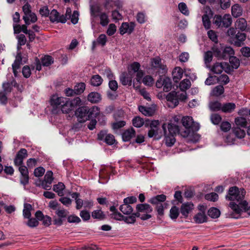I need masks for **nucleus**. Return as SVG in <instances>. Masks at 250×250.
I'll return each instance as SVG.
<instances>
[{
  "instance_id": "53",
  "label": "nucleus",
  "mask_w": 250,
  "mask_h": 250,
  "mask_svg": "<svg viewBox=\"0 0 250 250\" xmlns=\"http://www.w3.org/2000/svg\"><path fill=\"white\" fill-rule=\"evenodd\" d=\"M55 213L59 218H65L69 213L67 210L63 208H58L56 209Z\"/></svg>"
},
{
  "instance_id": "51",
  "label": "nucleus",
  "mask_w": 250,
  "mask_h": 250,
  "mask_svg": "<svg viewBox=\"0 0 250 250\" xmlns=\"http://www.w3.org/2000/svg\"><path fill=\"white\" fill-rule=\"evenodd\" d=\"M137 215L135 213H132L129 216H124L123 220L127 224H134L136 221Z\"/></svg>"
},
{
  "instance_id": "23",
  "label": "nucleus",
  "mask_w": 250,
  "mask_h": 250,
  "mask_svg": "<svg viewBox=\"0 0 250 250\" xmlns=\"http://www.w3.org/2000/svg\"><path fill=\"white\" fill-rule=\"evenodd\" d=\"M62 106L61 107V110L63 113H68L71 110H73V107L71 105L70 101L67 98H65V100H64Z\"/></svg>"
},
{
  "instance_id": "33",
  "label": "nucleus",
  "mask_w": 250,
  "mask_h": 250,
  "mask_svg": "<svg viewBox=\"0 0 250 250\" xmlns=\"http://www.w3.org/2000/svg\"><path fill=\"white\" fill-rule=\"evenodd\" d=\"M120 210L125 214H129L132 211V207L127 203H124L120 207Z\"/></svg>"
},
{
  "instance_id": "20",
  "label": "nucleus",
  "mask_w": 250,
  "mask_h": 250,
  "mask_svg": "<svg viewBox=\"0 0 250 250\" xmlns=\"http://www.w3.org/2000/svg\"><path fill=\"white\" fill-rule=\"evenodd\" d=\"M181 135L184 137H188V140L193 143L197 142L200 139V136L197 134L193 133L192 135H190L188 129L181 132Z\"/></svg>"
},
{
  "instance_id": "62",
  "label": "nucleus",
  "mask_w": 250,
  "mask_h": 250,
  "mask_svg": "<svg viewBox=\"0 0 250 250\" xmlns=\"http://www.w3.org/2000/svg\"><path fill=\"white\" fill-rule=\"evenodd\" d=\"M132 124L134 126L140 127L144 125V121L141 118L137 117L132 120Z\"/></svg>"
},
{
  "instance_id": "7",
  "label": "nucleus",
  "mask_w": 250,
  "mask_h": 250,
  "mask_svg": "<svg viewBox=\"0 0 250 250\" xmlns=\"http://www.w3.org/2000/svg\"><path fill=\"white\" fill-rule=\"evenodd\" d=\"M230 70L228 63L225 62H216L211 68V71L217 74H221L223 71L229 73Z\"/></svg>"
},
{
  "instance_id": "60",
  "label": "nucleus",
  "mask_w": 250,
  "mask_h": 250,
  "mask_svg": "<svg viewBox=\"0 0 250 250\" xmlns=\"http://www.w3.org/2000/svg\"><path fill=\"white\" fill-rule=\"evenodd\" d=\"M178 8L179 10L185 15H188L189 11L188 9V7L186 3L184 2H181L178 5Z\"/></svg>"
},
{
  "instance_id": "42",
  "label": "nucleus",
  "mask_w": 250,
  "mask_h": 250,
  "mask_svg": "<svg viewBox=\"0 0 250 250\" xmlns=\"http://www.w3.org/2000/svg\"><path fill=\"white\" fill-rule=\"evenodd\" d=\"M101 11L100 7L97 4H93L90 6L91 15L96 17L98 16V14Z\"/></svg>"
},
{
  "instance_id": "46",
  "label": "nucleus",
  "mask_w": 250,
  "mask_h": 250,
  "mask_svg": "<svg viewBox=\"0 0 250 250\" xmlns=\"http://www.w3.org/2000/svg\"><path fill=\"white\" fill-rule=\"evenodd\" d=\"M229 63L232 68L237 69L240 65V61L236 57L232 56L229 58Z\"/></svg>"
},
{
  "instance_id": "15",
  "label": "nucleus",
  "mask_w": 250,
  "mask_h": 250,
  "mask_svg": "<svg viewBox=\"0 0 250 250\" xmlns=\"http://www.w3.org/2000/svg\"><path fill=\"white\" fill-rule=\"evenodd\" d=\"M166 98L167 102H169L168 104L169 106L174 107L179 104V101L177 99V93L174 91L169 93L167 95Z\"/></svg>"
},
{
  "instance_id": "38",
  "label": "nucleus",
  "mask_w": 250,
  "mask_h": 250,
  "mask_svg": "<svg viewBox=\"0 0 250 250\" xmlns=\"http://www.w3.org/2000/svg\"><path fill=\"white\" fill-rule=\"evenodd\" d=\"M194 219L197 223H203L206 221V216L204 212H199L195 215Z\"/></svg>"
},
{
  "instance_id": "58",
  "label": "nucleus",
  "mask_w": 250,
  "mask_h": 250,
  "mask_svg": "<svg viewBox=\"0 0 250 250\" xmlns=\"http://www.w3.org/2000/svg\"><path fill=\"white\" fill-rule=\"evenodd\" d=\"M165 82L163 85V90L166 92H167L171 89V83L170 80L168 78H164Z\"/></svg>"
},
{
  "instance_id": "27",
  "label": "nucleus",
  "mask_w": 250,
  "mask_h": 250,
  "mask_svg": "<svg viewBox=\"0 0 250 250\" xmlns=\"http://www.w3.org/2000/svg\"><path fill=\"white\" fill-rule=\"evenodd\" d=\"M231 13L234 17H238L242 15V9L238 4H235L231 7Z\"/></svg>"
},
{
  "instance_id": "4",
  "label": "nucleus",
  "mask_w": 250,
  "mask_h": 250,
  "mask_svg": "<svg viewBox=\"0 0 250 250\" xmlns=\"http://www.w3.org/2000/svg\"><path fill=\"white\" fill-rule=\"evenodd\" d=\"M164 134L163 125L161 127L158 120L152 121L150 124V129L148 132L149 138L154 137L156 139H160Z\"/></svg>"
},
{
  "instance_id": "9",
  "label": "nucleus",
  "mask_w": 250,
  "mask_h": 250,
  "mask_svg": "<svg viewBox=\"0 0 250 250\" xmlns=\"http://www.w3.org/2000/svg\"><path fill=\"white\" fill-rule=\"evenodd\" d=\"M98 139L100 140L104 139L105 142L109 145H112L115 142L114 136L111 134H107L106 130H102L98 134Z\"/></svg>"
},
{
  "instance_id": "14",
  "label": "nucleus",
  "mask_w": 250,
  "mask_h": 250,
  "mask_svg": "<svg viewBox=\"0 0 250 250\" xmlns=\"http://www.w3.org/2000/svg\"><path fill=\"white\" fill-rule=\"evenodd\" d=\"M64 100H65V97H59L57 95H53L50 99V104L53 107L61 108Z\"/></svg>"
},
{
  "instance_id": "22",
  "label": "nucleus",
  "mask_w": 250,
  "mask_h": 250,
  "mask_svg": "<svg viewBox=\"0 0 250 250\" xmlns=\"http://www.w3.org/2000/svg\"><path fill=\"white\" fill-rule=\"evenodd\" d=\"M151 66L158 70H164L166 67L165 65L162 64L161 60L159 58H155L151 60Z\"/></svg>"
},
{
  "instance_id": "40",
  "label": "nucleus",
  "mask_w": 250,
  "mask_h": 250,
  "mask_svg": "<svg viewBox=\"0 0 250 250\" xmlns=\"http://www.w3.org/2000/svg\"><path fill=\"white\" fill-rule=\"evenodd\" d=\"M236 40L235 43L240 45V42L244 41L246 39V35L244 33L241 32H237L234 38Z\"/></svg>"
},
{
  "instance_id": "11",
  "label": "nucleus",
  "mask_w": 250,
  "mask_h": 250,
  "mask_svg": "<svg viewBox=\"0 0 250 250\" xmlns=\"http://www.w3.org/2000/svg\"><path fill=\"white\" fill-rule=\"evenodd\" d=\"M212 16L213 13L211 10L209 8H206L202 16L203 23L206 29H208L210 27L211 22L210 19Z\"/></svg>"
},
{
  "instance_id": "25",
  "label": "nucleus",
  "mask_w": 250,
  "mask_h": 250,
  "mask_svg": "<svg viewBox=\"0 0 250 250\" xmlns=\"http://www.w3.org/2000/svg\"><path fill=\"white\" fill-rule=\"evenodd\" d=\"M235 123L237 127H246L249 125V123L246 119L242 117L236 118Z\"/></svg>"
},
{
  "instance_id": "26",
  "label": "nucleus",
  "mask_w": 250,
  "mask_h": 250,
  "mask_svg": "<svg viewBox=\"0 0 250 250\" xmlns=\"http://www.w3.org/2000/svg\"><path fill=\"white\" fill-rule=\"evenodd\" d=\"M101 99V95L97 92H91L87 96V100L92 103H98Z\"/></svg>"
},
{
  "instance_id": "50",
  "label": "nucleus",
  "mask_w": 250,
  "mask_h": 250,
  "mask_svg": "<svg viewBox=\"0 0 250 250\" xmlns=\"http://www.w3.org/2000/svg\"><path fill=\"white\" fill-rule=\"evenodd\" d=\"M85 88V84L83 83H81L76 84L74 87L76 94H80L83 93Z\"/></svg>"
},
{
  "instance_id": "16",
  "label": "nucleus",
  "mask_w": 250,
  "mask_h": 250,
  "mask_svg": "<svg viewBox=\"0 0 250 250\" xmlns=\"http://www.w3.org/2000/svg\"><path fill=\"white\" fill-rule=\"evenodd\" d=\"M134 27L135 23L134 22H123L120 28V32L122 35L125 33L130 34L134 30Z\"/></svg>"
},
{
  "instance_id": "37",
  "label": "nucleus",
  "mask_w": 250,
  "mask_h": 250,
  "mask_svg": "<svg viewBox=\"0 0 250 250\" xmlns=\"http://www.w3.org/2000/svg\"><path fill=\"white\" fill-rule=\"evenodd\" d=\"M103 82V79L99 75L93 76L91 79V84L95 86L100 85Z\"/></svg>"
},
{
  "instance_id": "18",
  "label": "nucleus",
  "mask_w": 250,
  "mask_h": 250,
  "mask_svg": "<svg viewBox=\"0 0 250 250\" xmlns=\"http://www.w3.org/2000/svg\"><path fill=\"white\" fill-rule=\"evenodd\" d=\"M193 208V204L191 202L184 203L181 207V212L185 217H187L188 214Z\"/></svg>"
},
{
  "instance_id": "54",
  "label": "nucleus",
  "mask_w": 250,
  "mask_h": 250,
  "mask_svg": "<svg viewBox=\"0 0 250 250\" xmlns=\"http://www.w3.org/2000/svg\"><path fill=\"white\" fill-rule=\"evenodd\" d=\"M21 56L20 54H18L16 57V59L12 64V68H15L17 69H19L21 65Z\"/></svg>"
},
{
  "instance_id": "29",
  "label": "nucleus",
  "mask_w": 250,
  "mask_h": 250,
  "mask_svg": "<svg viewBox=\"0 0 250 250\" xmlns=\"http://www.w3.org/2000/svg\"><path fill=\"white\" fill-rule=\"evenodd\" d=\"M168 128V133L170 134V135H175L177 133H180L183 132L182 131H180L178 126L174 124H169L167 125Z\"/></svg>"
},
{
  "instance_id": "34",
  "label": "nucleus",
  "mask_w": 250,
  "mask_h": 250,
  "mask_svg": "<svg viewBox=\"0 0 250 250\" xmlns=\"http://www.w3.org/2000/svg\"><path fill=\"white\" fill-rule=\"evenodd\" d=\"M65 188V186L62 183H59L53 187V190L57 192L58 194L62 196L63 195V191Z\"/></svg>"
},
{
  "instance_id": "39",
  "label": "nucleus",
  "mask_w": 250,
  "mask_h": 250,
  "mask_svg": "<svg viewBox=\"0 0 250 250\" xmlns=\"http://www.w3.org/2000/svg\"><path fill=\"white\" fill-rule=\"evenodd\" d=\"M222 26L228 27L230 25L232 22V20L229 14L225 15L222 17Z\"/></svg>"
},
{
  "instance_id": "45",
  "label": "nucleus",
  "mask_w": 250,
  "mask_h": 250,
  "mask_svg": "<svg viewBox=\"0 0 250 250\" xmlns=\"http://www.w3.org/2000/svg\"><path fill=\"white\" fill-rule=\"evenodd\" d=\"M210 110L212 111H218L222 109V105L218 101L212 102L209 105Z\"/></svg>"
},
{
  "instance_id": "19",
  "label": "nucleus",
  "mask_w": 250,
  "mask_h": 250,
  "mask_svg": "<svg viewBox=\"0 0 250 250\" xmlns=\"http://www.w3.org/2000/svg\"><path fill=\"white\" fill-rule=\"evenodd\" d=\"M183 71L180 67H176L172 71V78L175 83H178L182 78Z\"/></svg>"
},
{
  "instance_id": "43",
  "label": "nucleus",
  "mask_w": 250,
  "mask_h": 250,
  "mask_svg": "<svg viewBox=\"0 0 250 250\" xmlns=\"http://www.w3.org/2000/svg\"><path fill=\"white\" fill-rule=\"evenodd\" d=\"M208 215L213 218H217L220 215V210L215 208H210L208 211Z\"/></svg>"
},
{
  "instance_id": "10",
  "label": "nucleus",
  "mask_w": 250,
  "mask_h": 250,
  "mask_svg": "<svg viewBox=\"0 0 250 250\" xmlns=\"http://www.w3.org/2000/svg\"><path fill=\"white\" fill-rule=\"evenodd\" d=\"M88 107L82 106L79 107L76 112V114L80 122H84L89 119Z\"/></svg>"
},
{
  "instance_id": "63",
  "label": "nucleus",
  "mask_w": 250,
  "mask_h": 250,
  "mask_svg": "<svg viewBox=\"0 0 250 250\" xmlns=\"http://www.w3.org/2000/svg\"><path fill=\"white\" fill-rule=\"evenodd\" d=\"M205 198L207 200L215 202L218 199V195L217 193L211 192L205 195Z\"/></svg>"
},
{
  "instance_id": "52",
  "label": "nucleus",
  "mask_w": 250,
  "mask_h": 250,
  "mask_svg": "<svg viewBox=\"0 0 250 250\" xmlns=\"http://www.w3.org/2000/svg\"><path fill=\"white\" fill-rule=\"evenodd\" d=\"M42 64L45 66H48L53 62V60L52 57L50 56H45L42 59Z\"/></svg>"
},
{
  "instance_id": "64",
  "label": "nucleus",
  "mask_w": 250,
  "mask_h": 250,
  "mask_svg": "<svg viewBox=\"0 0 250 250\" xmlns=\"http://www.w3.org/2000/svg\"><path fill=\"white\" fill-rule=\"evenodd\" d=\"M142 82L146 85L151 86L153 84L154 80L151 76L147 75L143 79Z\"/></svg>"
},
{
  "instance_id": "6",
  "label": "nucleus",
  "mask_w": 250,
  "mask_h": 250,
  "mask_svg": "<svg viewBox=\"0 0 250 250\" xmlns=\"http://www.w3.org/2000/svg\"><path fill=\"white\" fill-rule=\"evenodd\" d=\"M70 14H71V10L70 8H67L65 16L63 15L60 16L57 10L55 9L52 10L49 15L50 20L52 22L65 23L67 19L70 17Z\"/></svg>"
},
{
  "instance_id": "57",
  "label": "nucleus",
  "mask_w": 250,
  "mask_h": 250,
  "mask_svg": "<svg viewBox=\"0 0 250 250\" xmlns=\"http://www.w3.org/2000/svg\"><path fill=\"white\" fill-rule=\"evenodd\" d=\"M221 119V117L218 114H212L210 116L211 121L214 125L219 124L220 123Z\"/></svg>"
},
{
  "instance_id": "13",
  "label": "nucleus",
  "mask_w": 250,
  "mask_h": 250,
  "mask_svg": "<svg viewBox=\"0 0 250 250\" xmlns=\"http://www.w3.org/2000/svg\"><path fill=\"white\" fill-rule=\"evenodd\" d=\"M19 170L21 174V183L23 185H27L29 182L28 170L26 167L22 165L19 166Z\"/></svg>"
},
{
  "instance_id": "41",
  "label": "nucleus",
  "mask_w": 250,
  "mask_h": 250,
  "mask_svg": "<svg viewBox=\"0 0 250 250\" xmlns=\"http://www.w3.org/2000/svg\"><path fill=\"white\" fill-rule=\"evenodd\" d=\"M191 85V83L190 81L187 79H184L180 83L179 85V87L180 89L183 91H185L188 88L190 87Z\"/></svg>"
},
{
  "instance_id": "12",
  "label": "nucleus",
  "mask_w": 250,
  "mask_h": 250,
  "mask_svg": "<svg viewBox=\"0 0 250 250\" xmlns=\"http://www.w3.org/2000/svg\"><path fill=\"white\" fill-rule=\"evenodd\" d=\"M28 156L27 151L25 148L21 149L17 153L14 159V164L16 166H20L23 164V160Z\"/></svg>"
},
{
  "instance_id": "61",
  "label": "nucleus",
  "mask_w": 250,
  "mask_h": 250,
  "mask_svg": "<svg viewBox=\"0 0 250 250\" xmlns=\"http://www.w3.org/2000/svg\"><path fill=\"white\" fill-rule=\"evenodd\" d=\"M44 172L45 169L42 167H39L34 169V175L36 177H40L44 174Z\"/></svg>"
},
{
  "instance_id": "8",
  "label": "nucleus",
  "mask_w": 250,
  "mask_h": 250,
  "mask_svg": "<svg viewBox=\"0 0 250 250\" xmlns=\"http://www.w3.org/2000/svg\"><path fill=\"white\" fill-rule=\"evenodd\" d=\"M134 77L131 70H129V66L128 67V71L123 72L120 76V81L124 85L130 86L132 84V79Z\"/></svg>"
},
{
  "instance_id": "49",
  "label": "nucleus",
  "mask_w": 250,
  "mask_h": 250,
  "mask_svg": "<svg viewBox=\"0 0 250 250\" xmlns=\"http://www.w3.org/2000/svg\"><path fill=\"white\" fill-rule=\"evenodd\" d=\"M139 110L145 116H151L153 113V111L151 108L144 106H139Z\"/></svg>"
},
{
  "instance_id": "55",
  "label": "nucleus",
  "mask_w": 250,
  "mask_h": 250,
  "mask_svg": "<svg viewBox=\"0 0 250 250\" xmlns=\"http://www.w3.org/2000/svg\"><path fill=\"white\" fill-rule=\"evenodd\" d=\"M233 133L238 138H242L245 136V132L240 127H236L233 129Z\"/></svg>"
},
{
  "instance_id": "35",
  "label": "nucleus",
  "mask_w": 250,
  "mask_h": 250,
  "mask_svg": "<svg viewBox=\"0 0 250 250\" xmlns=\"http://www.w3.org/2000/svg\"><path fill=\"white\" fill-rule=\"evenodd\" d=\"M89 119L90 118L96 117L100 114V109L97 106H93L92 108L88 107Z\"/></svg>"
},
{
  "instance_id": "30",
  "label": "nucleus",
  "mask_w": 250,
  "mask_h": 250,
  "mask_svg": "<svg viewBox=\"0 0 250 250\" xmlns=\"http://www.w3.org/2000/svg\"><path fill=\"white\" fill-rule=\"evenodd\" d=\"M182 122L183 125L186 128V130L192 127L193 124L192 118L189 116L183 117L182 120Z\"/></svg>"
},
{
  "instance_id": "3",
  "label": "nucleus",
  "mask_w": 250,
  "mask_h": 250,
  "mask_svg": "<svg viewBox=\"0 0 250 250\" xmlns=\"http://www.w3.org/2000/svg\"><path fill=\"white\" fill-rule=\"evenodd\" d=\"M137 212L135 213L137 217L142 220H146L151 217L150 213L152 211V208L147 204H140L136 206Z\"/></svg>"
},
{
  "instance_id": "56",
  "label": "nucleus",
  "mask_w": 250,
  "mask_h": 250,
  "mask_svg": "<svg viewBox=\"0 0 250 250\" xmlns=\"http://www.w3.org/2000/svg\"><path fill=\"white\" fill-rule=\"evenodd\" d=\"M53 179V172L51 171H47L44 176V179L42 181H44V182H46L49 184H51Z\"/></svg>"
},
{
  "instance_id": "36",
  "label": "nucleus",
  "mask_w": 250,
  "mask_h": 250,
  "mask_svg": "<svg viewBox=\"0 0 250 250\" xmlns=\"http://www.w3.org/2000/svg\"><path fill=\"white\" fill-rule=\"evenodd\" d=\"M32 208L29 204H24L23 209V215L24 218H30L31 215V210Z\"/></svg>"
},
{
  "instance_id": "47",
  "label": "nucleus",
  "mask_w": 250,
  "mask_h": 250,
  "mask_svg": "<svg viewBox=\"0 0 250 250\" xmlns=\"http://www.w3.org/2000/svg\"><path fill=\"white\" fill-rule=\"evenodd\" d=\"M179 215V210L178 208L176 206H173L170 210V217L172 219H176Z\"/></svg>"
},
{
  "instance_id": "32",
  "label": "nucleus",
  "mask_w": 250,
  "mask_h": 250,
  "mask_svg": "<svg viewBox=\"0 0 250 250\" xmlns=\"http://www.w3.org/2000/svg\"><path fill=\"white\" fill-rule=\"evenodd\" d=\"M224 92V88L222 85H217L215 86L211 91V95L212 96L218 97L222 95Z\"/></svg>"
},
{
  "instance_id": "31",
  "label": "nucleus",
  "mask_w": 250,
  "mask_h": 250,
  "mask_svg": "<svg viewBox=\"0 0 250 250\" xmlns=\"http://www.w3.org/2000/svg\"><path fill=\"white\" fill-rule=\"evenodd\" d=\"M247 26L246 21L243 18L238 19L235 22V27L242 31L246 29Z\"/></svg>"
},
{
  "instance_id": "59",
  "label": "nucleus",
  "mask_w": 250,
  "mask_h": 250,
  "mask_svg": "<svg viewBox=\"0 0 250 250\" xmlns=\"http://www.w3.org/2000/svg\"><path fill=\"white\" fill-rule=\"evenodd\" d=\"M136 19L139 23L142 24L146 21L147 18L144 13L139 12L137 15Z\"/></svg>"
},
{
  "instance_id": "17",
  "label": "nucleus",
  "mask_w": 250,
  "mask_h": 250,
  "mask_svg": "<svg viewBox=\"0 0 250 250\" xmlns=\"http://www.w3.org/2000/svg\"><path fill=\"white\" fill-rule=\"evenodd\" d=\"M163 129L164 131V134L165 136L166 144L168 146H171L174 145L175 142V139L174 135H170L167 132L166 130V125H163Z\"/></svg>"
},
{
  "instance_id": "44",
  "label": "nucleus",
  "mask_w": 250,
  "mask_h": 250,
  "mask_svg": "<svg viewBox=\"0 0 250 250\" xmlns=\"http://www.w3.org/2000/svg\"><path fill=\"white\" fill-rule=\"evenodd\" d=\"M16 82L13 80L11 83H3V88L4 92L8 93L11 92L12 87L13 86H15Z\"/></svg>"
},
{
  "instance_id": "2",
  "label": "nucleus",
  "mask_w": 250,
  "mask_h": 250,
  "mask_svg": "<svg viewBox=\"0 0 250 250\" xmlns=\"http://www.w3.org/2000/svg\"><path fill=\"white\" fill-rule=\"evenodd\" d=\"M213 55L219 59H226L232 57L234 54L232 48L229 46L223 47L222 45H214L212 48Z\"/></svg>"
},
{
  "instance_id": "28",
  "label": "nucleus",
  "mask_w": 250,
  "mask_h": 250,
  "mask_svg": "<svg viewBox=\"0 0 250 250\" xmlns=\"http://www.w3.org/2000/svg\"><path fill=\"white\" fill-rule=\"evenodd\" d=\"M236 108L235 104L228 103L222 105L221 110L225 113H230L232 112Z\"/></svg>"
},
{
  "instance_id": "1",
  "label": "nucleus",
  "mask_w": 250,
  "mask_h": 250,
  "mask_svg": "<svg viewBox=\"0 0 250 250\" xmlns=\"http://www.w3.org/2000/svg\"><path fill=\"white\" fill-rule=\"evenodd\" d=\"M246 192L243 188H238L233 186L229 188L225 198L230 201L229 206L237 215L241 213V211L245 209L247 204L245 200Z\"/></svg>"
},
{
  "instance_id": "48",
  "label": "nucleus",
  "mask_w": 250,
  "mask_h": 250,
  "mask_svg": "<svg viewBox=\"0 0 250 250\" xmlns=\"http://www.w3.org/2000/svg\"><path fill=\"white\" fill-rule=\"evenodd\" d=\"M100 19V24L103 26H105L109 23L108 16L105 13H102L99 15Z\"/></svg>"
},
{
  "instance_id": "5",
  "label": "nucleus",
  "mask_w": 250,
  "mask_h": 250,
  "mask_svg": "<svg viewBox=\"0 0 250 250\" xmlns=\"http://www.w3.org/2000/svg\"><path fill=\"white\" fill-rule=\"evenodd\" d=\"M129 70H131L133 74L136 73V81L139 83H133V86L136 90L139 89L140 88V84L141 81L144 75V72L143 70L140 69V64L139 62H134L129 65Z\"/></svg>"
},
{
  "instance_id": "24",
  "label": "nucleus",
  "mask_w": 250,
  "mask_h": 250,
  "mask_svg": "<svg viewBox=\"0 0 250 250\" xmlns=\"http://www.w3.org/2000/svg\"><path fill=\"white\" fill-rule=\"evenodd\" d=\"M135 131L133 128L129 129L125 131L123 134V139L124 141H128L135 136Z\"/></svg>"
},
{
  "instance_id": "21",
  "label": "nucleus",
  "mask_w": 250,
  "mask_h": 250,
  "mask_svg": "<svg viewBox=\"0 0 250 250\" xmlns=\"http://www.w3.org/2000/svg\"><path fill=\"white\" fill-rule=\"evenodd\" d=\"M166 199V195L164 194H160L152 197L151 199H150L148 202L152 204L158 205L162 204L161 202H164Z\"/></svg>"
}]
</instances>
